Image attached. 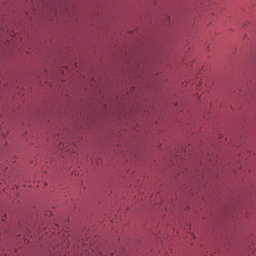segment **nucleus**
<instances>
[{
  "label": "nucleus",
  "mask_w": 256,
  "mask_h": 256,
  "mask_svg": "<svg viewBox=\"0 0 256 256\" xmlns=\"http://www.w3.org/2000/svg\"><path fill=\"white\" fill-rule=\"evenodd\" d=\"M1 145H5V141H2V142H1Z\"/></svg>",
  "instance_id": "nucleus-1"
}]
</instances>
